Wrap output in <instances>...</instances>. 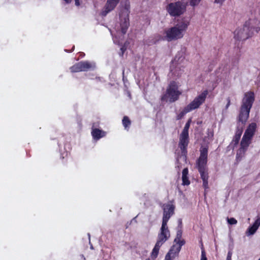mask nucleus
I'll return each mask as SVG.
<instances>
[{"mask_svg":"<svg viewBox=\"0 0 260 260\" xmlns=\"http://www.w3.org/2000/svg\"><path fill=\"white\" fill-rule=\"evenodd\" d=\"M257 125L256 123L252 122L249 124L240 142V147L236 154V159L240 161L245 156V152L251 143V141L256 132Z\"/></svg>","mask_w":260,"mask_h":260,"instance_id":"obj_1","label":"nucleus"},{"mask_svg":"<svg viewBox=\"0 0 260 260\" xmlns=\"http://www.w3.org/2000/svg\"><path fill=\"white\" fill-rule=\"evenodd\" d=\"M254 100L255 96L253 92L248 91L244 94L238 116V121L242 124H244L249 118L250 111Z\"/></svg>","mask_w":260,"mask_h":260,"instance_id":"obj_2","label":"nucleus"},{"mask_svg":"<svg viewBox=\"0 0 260 260\" xmlns=\"http://www.w3.org/2000/svg\"><path fill=\"white\" fill-rule=\"evenodd\" d=\"M189 24V20L182 19L174 27H171L166 31V40L170 42L173 40L182 38Z\"/></svg>","mask_w":260,"mask_h":260,"instance_id":"obj_3","label":"nucleus"},{"mask_svg":"<svg viewBox=\"0 0 260 260\" xmlns=\"http://www.w3.org/2000/svg\"><path fill=\"white\" fill-rule=\"evenodd\" d=\"M182 92L178 89V85L175 81H171L168 85L166 93L161 96V101H167L170 103L177 101Z\"/></svg>","mask_w":260,"mask_h":260,"instance_id":"obj_4","label":"nucleus"},{"mask_svg":"<svg viewBox=\"0 0 260 260\" xmlns=\"http://www.w3.org/2000/svg\"><path fill=\"white\" fill-rule=\"evenodd\" d=\"M252 20H249L245 22L243 28L236 29L234 32L235 38L239 41H244L253 35V27L252 25Z\"/></svg>","mask_w":260,"mask_h":260,"instance_id":"obj_5","label":"nucleus"},{"mask_svg":"<svg viewBox=\"0 0 260 260\" xmlns=\"http://www.w3.org/2000/svg\"><path fill=\"white\" fill-rule=\"evenodd\" d=\"M163 216L160 231L170 234L167 223L170 217L174 214L175 206L171 204L163 205Z\"/></svg>","mask_w":260,"mask_h":260,"instance_id":"obj_6","label":"nucleus"},{"mask_svg":"<svg viewBox=\"0 0 260 260\" xmlns=\"http://www.w3.org/2000/svg\"><path fill=\"white\" fill-rule=\"evenodd\" d=\"M166 9L171 16L176 17L184 14L186 10V5L182 2L178 1L169 4Z\"/></svg>","mask_w":260,"mask_h":260,"instance_id":"obj_7","label":"nucleus"},{"mask_svg":"<svg viewBox=\"0 0 260 260\" xmlns=\"http://www.w3.org/2000/svg\"><path fill=\"white\" fill-rule=\"evenodd\" d=\"M130 4L128 1H126L125 3L123 8L119 14V18L120 20V27L121 32L124 35L129 27V14L130 13Z\"/></svg>","mask_w":260,"mask_h":260,"instance_id":"obj_8","label":"nucleus"},{"mask_svg":"<svg viewBox=\"0 0 260 260\" xmlns=\"http://www.w3.org/2000/svg\"><path fill=\"white\" fill-rule=\"evenodd\" d=\"M208 93L207 90L203 91L201 94L196 97L194 100L186 106L190 112L199 108L205 101Z\"/></svg>","mask_w":260,"mask_h":260,"instance_id":"obj_9","label":"nucleus"},{"mask_svg":"<svg viewBox=\"0 0 260 260\" xmlns=\"http://www.w3.org/2000/svg\"><path fill=\"white\" fill-rule=\"evenodd\" d=\"M170 237V234L160 231L158 234L157 240L156 243L151 252L152 257L156 258L161 245L167 241Z\"/></svg>","mask_w":260,"mask_h":260,"instance_id":"obj_10","label":"nucleus"},{"mask_svg":"<svg viewBox=\"0 0 260 260\" xmlns=\"http://www.w3.org/2000/svg\"><path fill=\"white\" fill-rule=\"evenodd\" d=\"M94 67V63H91L88 61H82L71 67L70 69L71 72L75 73L87 71Z\"/></svg>","mask_w":260,"mask_h":260,"instance_id":"obj_11","label":"nucleus"},{"mask_svg":"<svg viewBox=\"0 0 260 260\" xmlns=\"http://www.w3.org/2000/svg\"><path fill=\"white\" fill-rule=\"evenodd\" d=\"M188 143L189 134L181 133L179 137V147L183 155H185L187 153L186 148Z\"/></svg>","mask_w":260,"mask_h":260,"instance_id":"obj_12","label":"nucleus"},{"mask_svg":"<svg viewBox=\"0 0 260 260\" xmlns=\"http://www.w3.org/2000/svg\"><path fill=\"white\" fill-rule=\"evenodd\" d=\"M208 148H202L200 150V155L197 162L198 167H207Z\"/></svg>","mask_w":260,"mask_h":260,"instance_id":"obj_13","label":"nucleus"},{"mask_svg":"<svg viewBox=\"0 0 260 260\" xmlns=\"http://www.w3.org/2000/svg\"><path fill=\"white\" fill-rule=\"evenodd\" d=\"M120 0H107L101 13L102 16H106L108 13L113 10L119 3Z\"/></svg>","mask_w":260,"mask_h":260,"instance_id":"obj_14","label":"nucleus"},{"mask_svg":"<svg viewBox=\"0 0 260 260\" xmlns=\"http://www.w3.org/2000/svg\"><path fill=\"white\" fill-rule=\"evenodd\" d=\"M201 177L203 180V186L206 189L208 188V173L207 167H198Z\"/></svg>","mask_w":260,"mask_h":260,"instance_id":"obj_15","label":"nucleus"},{"mask_svg":"<svg viewBox=\"0 0 260 260\" xmlns=\"http://www.w3.org/2000/svg\"><path fill=\"white\" fill-rule=\"evenodd\" d=\"M260 226V217H258L251 226H250L246 232L247 236L253 235Z\"/></svg>","mask_w":260,"mask_h":260,"instance_id":"obj_16","label":"nucleus"},{"mask_svg":"<svg viewBox=\"0 0 260 260\" xmlns=\"http://www.w3.org/2000/svg\"><path fill=\"white\" fill-rule=\"evenodd\" d=\"M176 249H177V246L173 245L166 255L165 260H172L175 258L179 253V252H177Z\"/></svg>","mask_w":260,"mask_h":260,"instance_id":"obj_17","label":"nucleus"},{"mask_svg":"<svg viewBox=\"0 0 260 260\" xmlns=\"http://www.w3.org/2000/svg\"><path fill=\"white\" fill-rule=\"evenodd\" d=\"M91 135L94 140H98L106 136V132L98 128H94L91 132Z\"/></svg>","mask_w":260,"mask_h":260,"instance_id":"obj_18","label":"nucleus"},{"mask_svg":"<svg viewBox=\"0 0 260 260\" xmlns=\"http://www.w3.org/2000/svg\"><path fill=\"white\" fill-rule=\"evenodd\" d=\"M188 170L187 168H184L182 171V185H188L190 184V181L188 178Z\"/></svg>","mask_w":260,"mask_h":260,"instance_id":"obj_19","label":"nucleus"},{"mask_svg":"<svg viewBox=\"0 0 260 260\" xmlns=\"http://www.w3.org/2000/svg\"><path fill=\"white\" fill-rule=\"evenodd\" d=\"M189 112V111L188 110V109L186 108V107H185L184 108V109H183V110L182 111H181L177 115V117H176V119L177 120H180V119H181L184 116V115L187 113Z\"/></svg>","mask_w":260,"mask_h":260,"instance_id":"obj_20","label":"nucleus"},{"mask_svg":"<svg viewBox=\"0 0 260 260\" xmlns=\"http://www.w3.org/2000/svg\"><path fill=\"white\" fill-rule=\"evenodd\" d=\"M122 124L125 129L128 128L131 125V121L127 116H124L122 119Z\"/></svg>","mask_w":260,"mask_h":260,"instance_id":"obj_21","label":"nucleus"},{"mask_svg":"<svg viewBox=\"0 0 260 260\" xmlns=\"http://www.w3.org/2000/svg\"><path fill=\"white\" fill-rule=\"evenodd\" d=\"M174 242H175L176 244H178V246H177V249H176L177 252H180L181 247L184 245L185 244V241L184 240L178 239L177 241H174Z\"/></svg>","mask_w":260,"mask_h":260,"instance_id":"obj_22","label":"nucleus"},{"mask_svg":"<svg viewBox=\"0 0 260 260\" xmlns=\"http://www.w3.org/2000/svg\"><path fill=\"white\" fill-rule=\"evenodd\" d=\"M191 119H189L187 122L186 123L183 129V131H182V133H184V134H188V130H189V128L190 127V123H191Z\"/></svg>","mask_w":260,"mask_h":260,"instance_id":"obj_23","label":"nucleus"},{"mask_svg":"<svg viewBox=\"0 0 260 260\" xmlns=\"http://www.w3.org/2000/svg\"><path fill=\"white\" fill-rule=\"evenodd\" d=\"M243 126L238 125L236 128L235 135L241 137L243 133Z\"/></svg>","mask_w":260,"mask_h":260,"instance_id":"obj_24","label":"nucleus"},{"mask_svg":"<svg viewBox=\"0 0 260 260\" xmlns=\"http://www.w3.org/2000/svg\"><path fill=\"white\" fill-rule=\"evenodd\" d=\"M240 138L241 137L237 136L235 135L232 142V143L233 144L234 146H236L239 143Z\"/></svg>","mask_w":260,"mask_h":260,"instance_id":"obj_25","label":"nucleus"},{"mask_svg":"<svg viewBox=\"0 0 260 260\" xmlns=\"http://www.w3.org/2000/svg\"><path fill=\"white\" fill-rule=\"evenodd\" d=\"M182 231L181 229H177L176 237L174 239V241H177L178 239H181L182 238Z\"/></svg>","mask_w":260,"mask_h":260,"instance_id":"obj_26","label":"nucleus"},{"mask_svg":"<svg viewBox=\"0 0 260 260\" xmlns=\"http://www.w3.org/2000/svg\"><path fill=\"white\" fill-rule=\"evenodd\" d=\"M201 250H202V251H201V260H207V258L206 255V252H205V251L204 250L203 245H202V247H201Z\"/></svg>","mask_w":260,"mask_h":260,"instance_id":"obj_27","label":"nucleus"},{"mask_svg":"<svg viewBox=\"0 0 260 260\" xmlns=\"http://www.w3.org/2000/svg\"><path fill=\"white\" fill-rule=\"evenodd\" d=\"M228 222L231 225L236 224L237 223V220L234 218H227Z\"/></svg>","mask_w":260,"mask_h":260,"instance_id":"obj_28","label":"nucleus"},{"mask_svg":"<svg viewBox=\"0 0 260 260\" xmlns=\"http://www.w3.org/2000/svg\"><path fill=\"white\" fill-rule=\"evenodd\" d=\"M201 0H190V5L192 6L198 5Z\"/></svg>","mask_w":260,"mask_h":260,"instance_id":"obj_29","label":"nucleus"},{"mask_svg":"<svg viewBox=\"0 0 260 260\" xmlns=\"http://www.w3.org/2000/svg\"><path fill=\"white\" fill-rule=\"evenodd\" d=\"M182 57H178V56H176L175 57L174 59V60L172 61L173 64H177L178 63L179 60L181 59V61L184 59V58H181Z\"/></svg>","mask_w":260,"mask_h":260,"instance_id":"obj_30","label":"nucleus"},{"mask_svg":"<svg viewBox=\"0 0 260 260\" xmlns=\"http://www.w3.org/2000/svg\"><path fill=\"white\" fill-rule=\"evenodd\" d=\"M178 229H181L182 228V219H179L178 220Z\"/></svg>","mask_w":260,"mask_h":260,"instance_id":"obj_31","label":"nucleus"},{"mask_svg":"<svg viewBox=\"0 0 260 260\" xmlns=\"http://www.w3.org/2000/svg\"><path fill=\"white\" fill-rule=\"evenodd\" d=\"M227 102H228L227 104H226V105L225 106V109H228V108L229 107V106H230V104H231V101H230V98H228L227 99Z\"/></svg>","mask_w":260,"mask_h":260,"instance_id":"obj_32","label":"nucleus"},{"mask_svg":"<svg viewBox=\"0 0 260 260\" xmlns=\"http://www.w3.org/2000/svg\"><path fill=\"white\" fill-rule=\"evenodd\" d=\"M225 1V0H215V3L222 5Z\"/></svg>","mask_w":260,"mask_h":260,"instance_id":"obj_33","label":"nucleus"},{"mask_svg":"<svg viewBox=\"0 0 260 260\" xmlns=\"http://www.w3.org/2000/svg\"><path fill=\"white\" fill-rule=\"evenodd\" d=\"M231 257H232V252L229 251L228 253V255H227L226 260H231L232 259Z\"/></svg>","mask_w":260,"mask_h":260,"instance_id":"obj_34","label":"nucleus"},{"mask_svg":"<svg viewBox=\"0 0 260 260\" xmlns=\"http://www.w3.org/2000/svg\"><path fill=\"white\" fill-rule=\"evenodd\" d=\"M120 50L121 51V55L122 56L124 52L126 50V48L124 46H123L121 48Z\"/></svg>","mask_w":260,"mask_h":260,"instance_id":"obj_35","label":"nucleus"},{"mask_svg":"<svg viewBox=\"0 0 260 260\" xmlns=\"http://www.w3.org/2000/svg\"><path fill=\"white\" fill-rule=\"evenodd\" d=\"M79 1V0H75V4H76V5L79 6L80 5Z\"/></svg>","mask_w":260,"mask_h":260,"instance_id":"obj_36","label":"nucleus"},{"mask_svg":"<svg viewBox=\"0 0 260 260\" xmlns=\"http://www.w3.org/2000/svg\"><path fill=\"white\" fill-rule=\"evenodd\" d=\"M65 51L67 52H70V51H68V50H64Z\"/></svg>","mask_w":260,"mask_h":260,"instance_id":"obj_37","label":"nucleus"},{"mask_svg":"<svg viewBox=\"0 0 260 260\" xmlns=\"http://www.w3.org/2000/svg\"><path fill=\"white\" fill-rule=\"evenodd\" d=\"M124 70H123V72H122V73H123V75H124Z\"/></svg>","mask_w":260,"mask_h":260,"instance_id":"obj_38","label":"nucleus"},{"mask_svg":"<svg viewBox=\"0 0 260 260\" xmlns=\"http://www.w3.org/2000/svg\"><path fill=\"white\" fill-rule=\"evenodd\" d=\"M172 67L171 66V71H173V70H172Z\"/></svg>","mask_w":260,"mask_h":260,"instance_id":"obj_39","label":"nucleus"},{"mask_svg":"<svg viewBox=\"0 0 260 260\" xmlns=\"http://www.w3.org/2000/svg\"><path fill=\"white\" fill-rule=\"evenodd\" d=\"M90 248H91V249H93V247H92V246H91Z\"/></svg>","mask_w":260,"mask_h":260,"instance_id":"obj_40","label":"nucleus"},{"mask_svg":"<svg viewBox=\"0 0 260 260\" xmlns=\"http://www.w3.org/2000/svg\"><path fill=\"white\" fill-rule=\"evenodd\" d=\"M74 48H75V46H73V48H72V50H73Z\"/></svg>","mask_w":260,"mask_h":260,"instance_id":"obj_41","label":"nucleus"},{"mask_svg":"<svg viewBox=\"0 0 260 260\" xmlns=\"http://www.w3.org/2000/svg\"><path fill=\"white\" fill-rule=\"evenodd\" d=\"M88 237H89V238L90 237V234H88Z\"/></svg>","mask_w":260,"mask_h":260,"instance_id":"obj_42","label":"nucleus"},{"mask_svg":"<svg viewBox=\"0 0 260 260\" xmlns=\"http://www.w3.org/2000/svg\"><path fill=\"white\" fill-rule=\"evenodd\" d=\"M146 260H150V259H146Z\"/></svg>","mask_w":260,"mask_h":260,"instance_id":"obj_43","label":"nucleus"},{"mask_svg":"<svg viewBox=\"0 0 260 260\" xmlns=\"http://www.w3.org/2000/svg\"><path fill=\"white\" fill-rule=\"evenodd\" d=\"M258 260H260V258Z\"/></svg>","mask_w":260,"mask_h":260,"instance_id":"obj_44","label":"nucleus"}]
</instances>
